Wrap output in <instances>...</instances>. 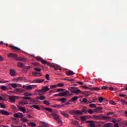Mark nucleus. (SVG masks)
<instances>
[{"mask_svg": "<svg viewBox=\"0 0 127 127\" xmlns=\"http://www.w3.org/2000/svg\"><path fill=\"white\" fill-rule=\"evenodd\" d=\"M14 117H15V118H19V116L18 115V113H16L14 114Z\"/></svg>", "mask_w": 127, "mask_h": 127, "instance_id": "0e129e2a", "label": "nucleus"}, {"mask_svg": "<svg viewBox=\"0 0 127 127\" xmlns=\"http://www.w3.org/2000/svg\"><path fill=\"white\" fill-rule=\"evenodd\" d=\"M30 108H34L36 109V110H38V111H40V107H39V106L37 105H32V106H30Z\"/></svg>", "mask_w": 127, "mask_h": 127, "instance_id": "a878e982", "label": "nucleus"}, {"mask_svg": "<svg viewBox=\"0 0 127 127\" xmlns=\"http://www.w3.org/2000/svg\"><path fill=\"white\" fill-rule=\"evenodd\" d=\"M16 59V61H21L22 62H25L27 61V59L23 57H17Z\"/></svg>", "mask_w": 127, "mask_h": 127, "instance_id": "4468645a", "label": "nucleus"}, {"mask_svg": "<svg viewBox=\"0 0 127 127\" xmlns=\"http://www.w3.org/2000/svg\"><path fill=\"white\" fill-rule=\"evenodd\" d=\"M115 114V112H109L107 114V116H111V115H114Z\"/></svg>", "mask_w": 127, "mask_h": 127, "instance_id": "052dcab7", "label": "nucleus"}, {"mask_svg": "<svg viewBox=\"0 0 127 127\" xmlns=\"http://www.w3.org/2000/svg\"><path fill=\"white\" fill-rule=\"evenodd\" d=\"M41 62H42V64H44L45 65V64H47V65L48 66H50V67H52V65H51V64L48 63L47 61L44 60L43 59H42Z\"/></svg>", "mask_w": 127, "mask_h": 127, "instance_id": "2eb2a0df", "label": "nucleus"}, {"mask_svg": "<svg viewBox=\"0 0 127 127\" xmlns=\"http://www.w3.org/2000/svg\"><path fill=\"white\" fill-rule=\"evenodd\" d=\"M43 82V80H33L32 83H42Z\"/></svg>", "mask_w": 127, "mask_h": 127, "instance_id": "bb28decb", "label": "nucleus"}, {"mask_svg": "<svg viewBox=\"0 0 127 127\" xmlns=\"http://www.w3.org/2000/svg\"><path fill=\"white\" fill-rule=\"evenodd\" d=\"M66 75H67V76H70L71 75L75 74V72H74L72 70H68V71H66Z\"/></svg>", "mask_w": 127, "mask_h": 127, "instance_id": "4be33fe9", "label": "nucleus"}, {"mask_svg": "<svg viewBox=\"0 0 127 127\" xmlns=\"http://www.w3.org/2000/svg\"><path fill=\"white\" fill-rule=\"evenodd\" d=\"M17 67H19V68H24V67H25V65H24V64L23 63L18 62L17 63Z\"/></svg>", "mask_w": 127, "mask_h": 127, "instance_id": "aec40b11", "label": "nucleus"}, {"mask_svg": "<svg viewBox=\"0 0 127 127\" xmlns=\"http://www.w3.org/2000/svg\"><path fill=\"white\" fill-rule=\"evenodd\" d=\"M34 70H35V71H36L37 72H41V69L38 68L37 67L34 68Z\"/></svg>", "mask_w": 127, "mask_h": 127, "instance_id": "4c0bfd02", "label": "nucleus"}, {"mask_svg": "<svg viewBox=\"0 0 127 127\" xmlns=\"http://www.w3.org/2000/svg\"><path fill=\"white\" fill-rule=\"evenodd\" d=\"M49 90L50 89L48 86H43L42 87V89L39 91V93H42L43 94H44V93H45V92H48Z\"/></svg>", "mask_w": 127, "mask_h": 127, "instance_id": "423d86ee", "label": "nucleus"}, {"mask_svg": "<svg viewBox=\"0 0 127 127\" xmlns=\"http://www.w3.org/2000/svg\"><path fill=\"white\" fill-rule=\"evenodd\" d=\"M20 92L19 89H15L13 93H14V94H19V93Z\"/></svg>", "mask_w": 127, "mask_h": 127, "instance_id": "2f4dec72", "label": "nucleus"}, {"mask_svg": "<svg viewBox=\"0 0 127 127\" xmlns=\"http://www.w3.org/2000/svg\"><path fill=\"white\" fill-rule=\"evenodd\" d=\"M102 110H103L102 107H98L96 109L94 110V113H97V114H102L103 113V111H102Z\"/></svg>", "mask_w": 127, "mask_h": 127, "instance_id": "9d476101", "label": "nucleus"}, {"mask_svg": "<svg viewBox=\"0 0 127 127\" xmlns=\"http://www.w3.org/2000/svg\"><path fill=\"white\" fill-rule=\"evenodd\" d=\"M111 127V123H107L104 125V127Z\"/></svg>", "mask_w": 127, "mask_h": 127, "instance_id": "8fccbe9b", "label": "nucleus"}, {"mask_svg": "<svg viewBox=\"0 0 127 127\" xmlns=\"http://www.w3.org/2000/svg\"><path fill=\"white\" fill-rule=\"evenodd\" d=\"M32 75L33 77H38V76H41V73L39 72H32Z\"/></svg>", "mask_w": 127, "mask_h": 127, "instance_id": "a211bd4d", "label": "nucleus"}, {"mask_svg": "<svg viewBox=\"0 0 127 127\" xmlns=\"http://www.w3.org/2000/svg\"><path fill=\"white\" fill-rule=\"evenodd\" d=\"M0 113L2 115H4L5 116H8V115H9L8 112L5 110H1Z\"/></svg>", "mask_w": 127, "mask_h": 127, "instance_id": "b1692460", "label": "nucleus"}, {"mask_svg": "<svg viewBox=\"0 0 127 127\" xmlns=\"http://www.w3.org/2000/svg\"><path fill=\"white\" fill-rule=\"evenodd\" d=\"M24 96H32V94L30 93L26 92L24 94Z\"/></svg>", "mask_w": 127, "mask_h": 127, "instance_id": "f704fd0d", "label": "nucleus"}, {"mask_svg": "<svg viewBox=\"0 0 127 127\" xmlns=\"http://www.w3.org/2000/svg\"><path fill=\"white\" fill-rule=\"evenodd\" d=\"M62 115L64 116V117H65V118H69V114L65 113L64 112L62 113Z\"/></svg>", "mask_w": 127, "mask_h": 127, "instance_id": "c85d7f7f", "label": "nucleus"}, {"mask_svg": "<svg viewBox=\"0 0 127 127\" xmlns=\"http://www.w3.org/2000/svg\"><path fill=\"white\" fill-rule=\"evenodd\" d=\"M1 90H3V91H5V90L6 89V86H5L4 85H2L1 87Z\"/></svg>", "mask_w": 127, "mask_h": 127, "instance_id": "603ef678", "label": "nucleus"}, {"mask_svg": "<svg viewBox=\"0 0 127 127\" xmlns=\"http://www.w3.org/2000/svg\"><path fill=\"white\" fill-rule=\"evenodd\" d=\"M42 58H41L40 57H36V60H37L38 61H42Z\"/></svg>", "mask_w": 127, "mask_h": 127, "instance_id": "79ce46f5", "label": "nucleus"}, {"mask_svg": "<svg viewBox=\"0 0 127 127\" xmlns=\"http://www.w3.org/2000/svg\"><path fill=\"white\" fill-rule=\"evenodd\" d=\"M68 113H69L70 115H76L77 116L79 115H83V112L78 110H71L70 111L68 112Z\"/></svg>", "mask_w": 127, "mask_h": 127, "instance_id": "7ed1b4c3", "label": "nucleus"}, {"mask_svg": "<svg viewBox=\"0 0 127 127\" xmlns=\"http://www.w3.org/2000/svg\"><path fill=\"white\" fill-rule=\"evenodd\" d=\"M7 57L8 58H13L14 60H16L18 57L16 54L10 53L8 55Z\"/></svg>", "mask_w": 127, "mask_h": 127, "instance_id": "6e6552de", "label": "nucleus"}, {"mask_svg": "<svg viewBox=\"0 0 127 127\" xmlns=\"http://www.w3.org/2000/svg\"><path fill=\"white\" fill-rule=\"evenodd\" d=\"M10 85H11L12 88H16L17 87L16 83H11Z\"/></svg>", "mask_w": 127, "mask_h": 127, "instance_id": "37998d69", "label": "nucleus"}, {"mask_svg": "<svg viewBox=\"0 0 127 127\" xmlns=\"http://www.w3.org/2000/svg\"><path fill=\"white\" fill-rule=\"evenodd\" d=\"M73 94L70 93L68 91H66L65 92H63L60 93L59 96L60 97H67V96H72Z\"/></svg>", "mask_w": 127, "mask_h": 127, "instance_id": "39448f33", "label": "nucleus"}, {"mask_svg": "<svg viewBox=\"0 0 127 127\" xmlns=\"http://www.w3.org/2000/svg\"><path fill=\"white\" fill-rule=\"evenodd\" d=\"M45 79L47 80H49V74H46L45 75Z\"/></svg>", "mask_w": 127, "mask_h": 127, "instance_id": "e2e57ef3", "label": "nucleus"}, {"mask_svg": "<svg viewBox=\"0 0 127 127\" xmlns=\"http://www.w3.org/2000/svg\"><path fill=\"white\" fill-rule=\"evenodd\" d=\"M88 113L90 115H92V114H94V112H93V110L92 109L88 110Z\"/></svg>", "mask_w": 127, "mask_h": 127, "instance_id": "864d4df0", "label": "nucleus"}, {"mask_svg": "<svg viewBox=\"0 0 127 127\" xmlns=\"http://www.w3.org/2000/svg\"><path fill=\"white\" fill-rule=\"evenodd\" d=\"M82 88L83 89H85V90H89L90 89V88H89L87 85H83L82 86Z\"/></svg>", "mask_w": 127, "mask_h": 127, "instance_id": "de8ad7c7", "label": "nucleus"}, {"mask_svg": "<svg viewBox=\"0 0 127 127\" xmlns=\"http://www.w3.org/2000/svg\"><path fill=\"white\" fill-rule=\"evenodd\" d=\"M104 82L106 83V84H118V83L115 82L104 81Z\"/></svg>", "mask_w": 127, "mask_h": 127, "instance_id": "c9c22d12", "label": "nucleus"}, {"mask_svg": "<svg viewBox=\"0 0 127 127\" xmlns=\"http://www.w3.org/2000/svg\"><path fill=\"white\" fill-rule=\"evenodd\" d=\"M99 102L103 103V101H104V98H103V97H99Z\"/></svg>", "mask_w": 127, "mask_h": 127, "instance_id": "3c124183", "label": "nucleus"}, {"mask_svg": "<svg viewBox=\"0 0 127 127\" xmlns=\"http://www.w3.org/2000/svg\"><path fill=\"white\" fill-rule=\"evenodd\" d=\"M44 105H47V106H49L50 105V103L48 101L45 100L43 102Z\"/></svg>", "mask_w": 127, "mask_h": 127, "instance_id": "e433bc0d", "label": "nucleus"}, {"mask_svg": "<svg viewBox=\"0 0 127 127\" xmlns=\"http://www.w3.org/2000/svg\"><path fill=\"white\" fill-rule=\"evenodd\" d=\"M58 87H64V83H59L57 84Z\"/></svg>", "mask_w": 127, "mask_h": 127, "instance_id": "49530a36", "label": "nucleus"}, {"mask_svg": "<svg viewBox=\"0 0 127 127\" xmlns=\"http://www.w3.org/2000/svg\"><path fill=\"white\" fill-rule=\"evenodd\" d=\"M45 111H47V112H49L50 113H52V109H51V108L46 107V108H45Z\"/></svg>", "mask_w": 127, "mask_h": 127, "instance_id": "c756f323", "label": "nucleus"}, {"mask_svg": "<svg viewBox=\"0 0 127 127\" xmlns=\"http://www.w3.org/2000/svg\"><path fill=\"white\" fill-rule=\"evenodd\" d=\"M94 90L95 91H101V88H100V87H94Z\"/></svg>", "mask_w": 127, "mask_h": 127, "instance_id": "6e6d98bb", "label": "nucleus"}, {"mask_svg": "<svg viewBox=\"0 0 127 127\" xmlns=\"http://www.w3.org/2000/svg\"><path fill=\"white\" fill-rule=\"evenodd\" d=\"M86 123V124H89L88 125V127H96V124H95V123H96L95 121H87Z\"/></svg>", "mask_w": 127, "mask_h": 127, "instance_id": "0eeeda50", "label": "nucleus"}, {"mask_svg": "<svg viewBox=\"0 0 127 127\" xmlns=\"http://www.w3.org/2000/svg\"><path fill=\"white\" fill-rule=\"evenodd\" d=\"M80 94H82V95H84V97L87 98V97H89V96H91L92 94L91 93V92L90 91H85L83 92L81 91V92L80 93Z\"/></svg>", "mask_w": 127, "mask_h": 127, "instance_id": "1a4fd4ad", "label": "nucleus"}, {"mask_svg": "<svg viewBox=\"0 0 127 127\" xmlns=\"http://www.w3.org/2000/svg\"><path fill=\"white\" fill-rule=\"evenodd\" d=\"M83 103H87V104H91V102L88 101V99L87 98H83L82 100Z\"/></svg>", "mask_w": 127, "mask_h": 127, "instance_id": "cd10ccee", "label": "nucleus"}, {"mask_svg": "<svg viewBox=\"0 0 127 127\" xmlns=\"http://www.w3.org/2000/svg\"><path fill=\"white\" fill-rule=\"evenodd\" d=\"M110 104H111V105H116V102H115V101H110Z\"/></svg>", "mask_w": 127, "mask_h": 127, "instance_id": "69168bd1", "label": "nucleus"}, {"mask_svg": "<svg viewBox=\"0 0 127 127\" xmlns=\"http://www.w3.org/2000/svg\"><path fill=\"white\" fill-rule=\"evenodd\" d=\"M110 91H115V88L111 87L109 88Z\"/></svg>", "mask_w": 127, "mask_h": 127, "instance_id": "774afa93", "label": "nucleus"}, {"mask_svg": "<svg viewBox=\"0 0 127 127\" xmlns=\"http://www.w3.org/2000/svg\"><path fill=\"white\" fill-rule=\"evenodd\" d=\"M93 120H97L98 121H104L106 120H111V117L104 116L102 115H93Z\"/></svg>", "mask_w": 127, "mask_h": 127, "instance_id": "f257e3e1", "label": "nucleus"}, {"mask_svg": "<svg viewBox=\"0 0 127 127\" xmlns=\"http://www.w3.org/2000/svg\"><path fill=\"white\" fill-rule=\"evenodd\" d=\"M72 101L75 102V101L78 100V97L77 96H74L71 98Z\"/></svg>", "mask_w": 127, "mask_h": 127, "instance_id": "ea45409f", "label": "nucleus"}, {"mask_svg": "<svg viewBox=\"0 0 127 127\" xmlns=\"http://www.w3.org/2000/svg\"><path fill=\"white\" fill-rule=\"evenodd\" d=\"M59 101H60L62 103H64L66 101V98H63L59 99Z\"/></svg>", "mask_w": 127, "mask_h": 127, "instance_id": "473e14b6", "label": "nucleus"}, {"mask_svg": "<svg viewBox=\"0 0 127 127\" xmlns=\"http://www.w3.org/2000/svg\"><path fill=\"white\" fill-rule=\"evenodd\" d=\"M28 104H29V102L25 100H22L19 102V105L20 106H25L28 105Z\"/></svg>", "mask_w": 127, "mask_h": 127, "instance_id": "ddd939ff", "label": "nucleus"}, {"mask_svg": "<svg viewBox=\"0 0 127 127\" xmlns=\"http://www.w3.org/2000/svg\"><path fill=\"white\" fill-rule=\"evenodd\" d=\"M81 121H86L87 120V117L86 116H82L80 117Z\"/></svg>", "mask_w": 127, "mask_h": 127, "instance_id": "a19ab883", "label": "nucleus"}, {"mask_svg": "<svg viewBox=\"0 0 127 127\" xmlns=\"http://www.w3.org/2000/svg\"><path fill=\"white\" fill-rule=\"evenodd\" d=\"M9 74L12 77H14L15 76V71L13 69H10Z\"/></svg>", "mask_w": 127, "mask_h": 127, "instance_id": "412c9836", "label": "nucleus"}, {"mask_svg": "<svg viewBox=\"0 0 127 127\" xmlns=\"http://www.w3.org/2000/svg\"><path fill=\"white\" fill-rule=\"evenodd\" d=\"M0 108H2V109H5V105L2 104H0Z\"/></svg>", "mask_w": 127, "mask_h": 127, "instance_id": "680f3d73", "label": "nucleus"}, {"mask_svg": "<svg viewBox=\"0 0 127 127\" xmlns=\"http://www.w3.org/2000/svg\"><path fill=\"white\" fill-rule=\"evenodd\" d=\"M51 116H52L53 118H54V119L56 120V121H57L58 124H61V125H62V121H61V120H60V117H59V116H58V115L55 114H52Z\"/></svg>", "mask_w": 127, "mask_h": 127, "instance_id": "20e7f679", "label": "nucleus"}, {"mask_svg": "<svg viewBox=\"0 0 127 127\" xmlns=\"http://www.w3.org/2000/svg\"><path fill=\"white\" fill-rule=\"evenodd\" d=\"M55 69V70H60V71H61V70H62L60 67L59 66H54Z\"/></svg>", "mask_w": 127, "mask_h": 127, "instance_id": "a18cd8bd", "label": "nucleus"}, {"mask_svg": "<svg viewBox=\"0 0 127 127\" xmlns=\"http://www.w3.org/2000/svg\"><path fill=\"white\" fill-rule=\"evenodd\" d=\"M22 122H23V123H27V122L28 121V120H27V119H26V118L24 117L23 118L21 119Z\"/></svg>", "mask_w": 127, "mask_h": 127, "instance_id": "7c9ffc66", "label": "nucleus"}, {"mask_svg": "<svg viewBox=\"0 0 127 127\" xmlns=\"http://www.w3.org/2000/svg\"><path fill=\"white\" fill-rule=\"evenodd\" d=\"M71 124L72 125H74V126H76V127H78V126H80V123L76 120H71Z\"/></svg>", "mask_w": 127, "mask_h": 127, "instance_id": "dca6fc26", "label": "nucleus"}, {"mask_svg": "<svg viewBox=\"0 0 127 127\" xmlns=\"http://www.w3.org/2000/svg\"><path fill=\"white\" fill-rule=\"evenodd\" d=\"M23 99H24V100H31V98L30 97H24Z\"/></svg>", "mask_w": 127, "mask_h": 127, "instance_id": "bf43d9fd", "label": "nucleus"}, {"mask_svg": "<svg viewBox=\"0 0 127 127\" xmlns=\"http://www.w3.org/2000/svg\"><path fill=\"white\" fill-rule=\"evenodd\" d=\"M68 90L71 92V94L79 95L81 93V90L79 89L78 87H72L69 88Z\"/></svg>", "mask_w": 127, "mask_h": 127, "instance_id": "f03ea898", "label": "nucleus"}, {"mask_svg": "<svg viewBox=\"0 0 127 127\" xmlns=\"http://www.w3.org/2000/svg\"><path fill=\"white\" fill-rule=\"evenodd\" d=\"M9 98L11 103H14L16 99H18V96H9Z\"/></svg>", "mask_w": 127, "mask_h": 127, "instance_id": "9b49d317", "label": "nucleus"}, {"mask_svg": "<svg viewBox=\"0 0 127 127\" xmlns=\"http://www.w3.org/2000/svg\"><path fill=\"white\" fill-rule=\"evenodd\" d=\"M17 80H25V77H20L17 78Z\"/></svg>", "mask_w": 127, "mask_h": 127, "instance_id": "4d7b16f0", "label": "nucleus"}, {"mask_svg": "<svg viewBox=\"0 0 127 127\" xmlns=\"http://www.w3.org/2000/svg\"><path fill=\"white\" fill-rule=\"evenodd\" d=\"M8 81L0 80V83H7Z\"/></svg>", "mask_w": 127, "mask_h": 127, "instance_id": "338daca9", "label": "nucleus"}, {"mask_svg": "<svg viewBox=\"0 0 127 127\" xmlns=\"http://www.w3.org/2000/svg\"><path fill=\"white\" fill-rule=\"evenodd\" d=\"M19 110L20 112H22V113H25L26 112V109H25V107H20L19 108Z\"/></svg>", "mask_w": 127, "mask_h": 127, "instance_id": "393cba45", "label": "nucleus"}, {"mask_svg": "<svg viewBox=\"0 0 127 127\" xmlns=\"http://www.w3.org/2000/svg\"><path fill=\"white\" fill-rule=\"evenodd\" d=\"M57 87H58L57 84H55V85H51V89H55V88H57Z\"/></svg>", "mask_w": 127, "mask_h": 127, "instance_id": "c03bdc74", "label": "nucleus"}, {"mask_svg": "<svg viewBox=\"0 0 127 127\" xmlns=\"http://www.w3.org/2000/svg\"><path fill=\"white\" fill-rule=\"evenodd\" d=\"M18 116H19V119H21V118H23V114H22V113H19Z\"/></svg>", "mask_w": 127, "mask_h": 127, "instance_id": "09e8293b", "label": "nucleus"}, {"mask_svg": "<svg viewBox=\"0 0 127 127\" xmlns=\"http://www.w3.org/2000/svg\"><path fill=\"white\" fill-rule=\"evenodd\" d=\"M26 117H27V118H28L29 119H33V117L29 114H27Z\"/></svg>", "mask_w": 127, "mask_h": 127, "instance_id": "5fc2aeb1", "label": "nucleus"}, {"mask_svg": "<svg viewBox=\"0 0 127 127\" xmlns=\"http://www.w3.org/2000/svg\"><path fill=\"white\" fill-rule=\"evenodd\" d=\"M9 47L12 48L11 50H13V51H18V50H20V49H19V48L14 47L13 46H9Z\"/></svg>", "mask_w": 127, "mask_h": 127, "instance_id": "6ab92c4d", "label": "nucleus"}, {"mask_svg": "<svg viewBox=\"0 0 127 127\" xmlns=\"http://www.w3.org/2000/svg\"><path fill=\"white\" fill-rule=\"evenodd\" d=\"M29 125H31L32 127H36V124L33 122H31L29 123Z\"/></svg>", "mask_w": 127, "mask_h": 127, "instance_id": "58836bf2", "label": "nucleus"}, {"mask_svg": "<svg viewBox=\"0 0 127 127\" xmlns=\"http://www.w3.org/2000/svg\"><path fill=\"white\" fill-rule=\"evenodd\" d=\"M90 108H97V106L95 104H91L89 105Z\"/></svg>", "mask_w": 127, "mask_h": 127, "instance_id": "72a5a7b5", "label": "nucleus"}, {"mask_svg": "<svg viewBox=\"0 0 127 127\" xmlns=\"http://www.w3.org/2000/svg\"><path fill=\"white\" fill-rule=\"evenodd\" d=\"M23 88L26 89V90H32V85L23 86Z\"/></svg>", "mask_w": 127, "mask_h": 127, "instance_id": "5701e85b", "label": "nucleus"}, {"mask_svg": "<svg viewBox=\"0 0 127 127\" xmlns=\"http://www.w3.org/2000/svg\"><path fill=\"white\" fill-rule=\"evenodd\" d=\"M101 89H102V90H107V89H108V86H102V87H101Z\"/></svg>", "mask_w": 127, "mask_h": 127, "instance_id": "13d9d810", "label": "nucleus"}, {"mask_svg": "<svg viewBox=\"0 0 127 127\" xmlns=\"http://www.w3.org/2000/svg\"><path fill=\"white\" fill-rule=\"evenodd\" d=\"M52 108H55V109H60L64 107V104L61 105H54L51 106Z\"/></svg>", "mask_w": 127, "mask_h": 127, "instance_id": "f3484780", "label": "nucleus"}, {"mask_svg": "<svg viewBox=\"0 0 127 127\" xmlns=\"http://www.w3.org/2000/svg\"><path fill=\"white\" fill-rule=\"evenodd\" d=\"M39 95L40 96L38 100H41V101H43L46 99V97L42 95H44V93H42L41 92H39Z\"/></svg>", "mask_w": 127, "mask_h": 127, "instance_id": "f8f14e48", "label": "nucleus"}]
</instances>
